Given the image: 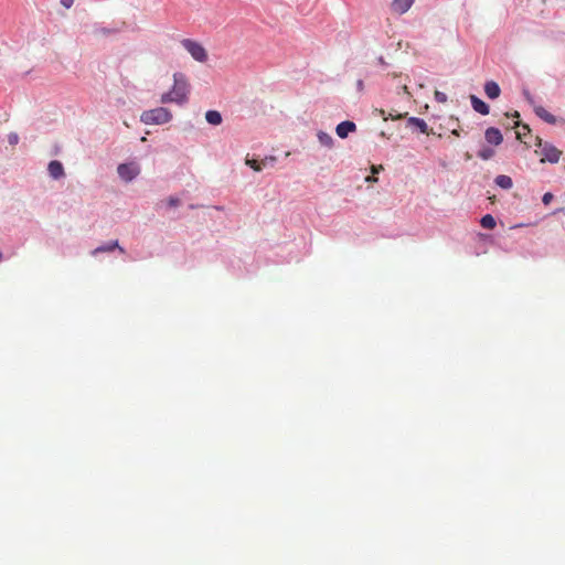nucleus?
<instances>
[{
    "label": "nucleus",
    "mask_w": 565,
    "mask_h": 565,
    "mask_svg": "<svg viewBox=\"0 0 565 565\" xmlns=\"http://www.w3.org/2000/svg\"><path fill=\"white\" fill-rule=\"evenodd\" d=\"M375 111L383 117L384 120H387V116L385 114V110L384 109H375Z\"/></svg>",
    "instance_id": "nucleus-28"
},
{
    "label": "nucleus",
    "mask_w": 565,
    "mask_h": 565,
    "mask_svg": "<svg viewBox=\"0 0 565 565\" xmlns=\"http://www.w3.org/2000/svg\"><path fill=\"white\" fill-rule=\"evenodd\" d=\"M8 141L10 145H17L19 141V136L17 134H10L8 136Z\"/></svg>",
    "instance_id": "nucleus-24"
},
{
    "label": "nucleus",
    "mask_w": 565,
    "mask_h": 565,
    "mask_svg": "<svg viewBox=\"0 0 565 565\" xmlns=\"http://www.w3.org/2000/svg\"><path fill=\"white\" fill-rule=\"evenodd\" d=\"M96 33H97V34L107 35V34H110V33H111V31H110V30H108V29H106V28H100V29H97V30H96Z\"/></svg>",
    "instance_id": "nucleus-27"
},
{
    "label": "nucleus",
    "mask_w": 565,
    "mask_h": 565,
    "mask_svg": "<svg viewBox=\"0 0 565 565\" xmlns=\"http://www.w3.org/2000/svg\"><path fill=\"white\" fill-rule=\"evenodd\" d=\"M480 224L483 228L492 230L495 227L497 222L491 214H486L481 217Z\"/></svg>",
    "instance_id": "nucleus-18"
},
{
    "label": "nucleus",
    "mask_w": 565,
    "mask_h": 565,
    "mask_svg": "<svg viewBox=\"0 0 565 565\" xmlns=\"http://www.w3.org/2000/svg\"><path fill=\"white\" fill-rule=\"evenodd\" d=\"M535 141H536L535 145L543 149L545 142H543V140L540 137H536Z\"/></svg>",
    "instance_id": "nucleus-31"
},
{
    "label": "nucleus",
    "mask_w": 565,
    "mask_h": 565,
    "mask_svg": "<svg viewBox=\"0 0 565 565\" xmlns=\"http://www.w3.org/2000/svg\"><path fill=\"white\" fill-rule=\"evenodd\" d=\"M388 117L392 118V119H401L403 117V115L402 114H396L395 115V113H390Z\"/></svg>",
    "instance_id": "nucleus-29"
},
{
    "label": "nucleus",
    "mask_w": 565,
    "mask_h": 565,
    "mask_svg": "<svg viewBox=\"0 0 565 565\" xmlns=\"http://www.w3.org/2000/svg\"><path fill=\"white\" fill-rule=\"evenodd\" d=\"M541 162L557 163L561 159L562 151L552 143L545 142L543 149L540 152Z\"/></svg>",
    "instance_id": "nucleus-4"
},
{
    "label": "nucleus",
    "mask_w": 565,
    "mask_h": 565,
    "mask_svg": "<svg viewBox=\"0 0 565 565\" xmlns=\"http://www.w3.org/2000/svg\"><path fill=\"white\" fill-rule=\"evenodd\" d=\"M452 135H455V136L459 137V136H460V132H459L457 129H455V130H452Z\"/></svg>",
    "instance_id": "nucleus-34"
},
{
    "label": "nucleus",
    "mask_w": 565,
    "mask_h": 565,
    "mask_svg": "<svg viewBox=\"0 0 565 565\" xmlns=\"http://www.w3.org/2000/svg\"><path fill=\"white\" fill-rule=\"evenodd\" d=\"M276 161L275 157H269L264 159L262 162H258L255 159H246V164L249 166L254 171H262L264 167L267 166V163L273 164Z\"/></svg>",
    "instance_id": "nucleus-14"
},
{
    "label": "nucleus",
    "mask_w": 565,
    "mask_h": 565,
    "mask_svg": "<svg viewBox=\"0 0 565 565\" xmlns=\"http://www.w3.org/2000/svg\"><path fill=\"white\" fill-rule=\"evenodd\" d=\"M408 125L417 127L423 134H427L428 126L424 119L411 117L408 118Z\"/></svg>",
    "instance_id": "nucleus-17"
},
{
    "label": "nucleus",
    "mask_w": 565,
    "mask_h": 565,
    "mask_svg": "<svg viewBox=\"0 0 565 565\" xmlns=\"http://www.w3.org/2000/svg\"><path fill=\"white\" fill-rule=\"evenodd\" d=\"M182 45L195 61L203 63L207 60V53L200 43L185 39L182 41Z\"/></svg>",
    "instance_id": "nucleus-3"
},
{
    "label": "nucleus",
    "mask_w": 565,
    "mask_h": 565,
    "mask_svg": "<svg viewBox=\"0 0 565 565\" xmlns=\"http://www.w3.org/2000/svg\"><path fill=\"white\" fill-rule=\"evenodd\" d=\"M414 0H393L391 8L395 13L403 14L409 10Z\"/></svg>",
    "instance_id": "nucleus-9"
},
{
    "label": "nucleus",
    "mask_w": 565,
    "mask_h": 565,
    "mask_svg": "<svg viewBox=\"0 0 565 565\" xmlns=\"http://www.w3.org/2000/svg\"><path fill=\"white\" fill-rule=\"evenodd\" d=\"M117 172L122 180L128 182L139 174L140 169L136 163H121L118 166Z\"/></svg>",
    "instance_id": "nucleus-5"
},
{
    "label": "nucleus",
    "mask_w": 565,
    "mask_h": 565,
    "mask_svg": "<svg viewBox=\"0 0 565 565\" xmlns=\"http://www.w3.org/2000/svg\"><path fill=\"white\" fill-rule=\"evenodd\" d=\"M365 181L366 182H376L377 179L374 175H369V177L365 178Z\"/></svg>",
    "instance_id": "nucleus-32"
},
{
    "label": "nucleus",
    "mask_w": 565,
    "mask_h": 565,
    "mask_svg": "<svg viewBox=\"0 0 565 565\" xmlns=\"http://www.w3.org/2000/svg\"><path fill=\"white\" fill-rule=\"evenodd\" d=\"M484 139L490 145L499 146L503 141V136L498 128L490 127L484 132Z\"/></svg>",
    "instance_id": "nucleus-6"
},
{
    "label": "nucleus",
    "mask_w": 565,
    "mask_h": 565,
    "mask_svg": "<svg viewBox=\"0 0 565 565\" xmlns=\"http://www.w3.org/2000/svg\"><path fill=\"white\" fill-rule=\"evenodd\" d=\"M519 116H520V115H519V113H518V111H515V113L513 114V117H515V118H519Z\"/></svg>",
    "instance_id": "nucleus-35"
},
{
    "label": "nucleus",
    "mask_w": 565,
    "mask_h": 565,
    "mask_svg": "<svg viewBox=\"0 0 565 565\" xmlns=\"http://www.w3.org/2000/svg\"><path fill=\"white\" fill-rule=\"evenodd\" d=\"M495 154L492 148H483L478 151V157L482 160H489Z\"/></svg>",
    "instance_id": "nucleus-21"
},
{
    "label": "nucleus",
    "mask_w": 565,
    "mask_h": 565,
    "mask_svg": "<svg viewBox=\"0 0 565 565\" xmlns=\"http://www.w3.org/2000/svg\"><path fill=\"white\" fill-rule=\"evenodd\" d=\"M356 86H358V89H359V90H362V89H363V81H362V79H359V81L356 82Z\"/></svg>",
    "instance_id": "nucleus-33"
},
{
    "label": "nucleus",
    "mask_w": 565,
    "mask_h": 565,
    "mask_svg": "<svg viewBox=\"0 0 565 565\" xmlns=\"http://www.w3.org/2000/svg\"><path fill=\"white\" fill-rule=\"evenodd\" d=\"M2 260V253L0 252V262Z\"/></svg>",
    "instance_id": "nucleus-36"
},
{
    "label": "nucleus",
    "mask_w": 565,
    "mask_h": 565,
    "mask_svg": "<svg viewBox=\"0 0 565 565\" xmlns=\"http://www.w3.org/2000/svg\"><path fill=\"white\" fill-rule=\"evenodd\" d=\"M118 249L120 253H125V249L119 246L118 244V241H113V242H109L108 244L106 245H102V246H98L97 248H95L93 252H92V255H97L99 253H106V252H111L114 249Z\"/></svg>",
    "instance_id": "nucleus-13"
},
{
    "label": "nucleus",
    "mask_w": 565,
    "mask_h": 565,
    "mask_svg": "<svg viewBox=\"0 0 565 565\" xmlns=\"http://www.w3.org/2000/svg\"><path fill=\"white\" fill-rule=\"evenodd\" d=\"M190 84L186 76L182 73H174L172 89L162 94L160 102L162 104L174 103L184 105L189 100Z\"/></svg>",
    "instance_id": "nucleus-1"
},
{
    "label": "nucleus",
    "mask_w": 565,
    "mask_h": 565,
    "mask_svg": "<svg viewBox=\"0 0 565 565\" xmlns=\"http://www.w3.org/2000/svg\"><path fill=\"white\" fill-rule=\"evenodd\" d=\"M180 204V200L178 198H169L168 199V205L171 207L178 206Z\"/></svg>",
    "instance_id": "nucleus-25"
},
{
    "label": "nucleus",
    "mask_w": 565,
    "mask_h": 565,
    "mask_svg": "<svg viewBox=\"0 0 565 565\" xmlns=\"http://www.w3.org/2000/svg\"><path fill=\"white\" fill-rule=\"evenodd\" d=\"M205 119L209 124L217 126L222 122V115L217 110H207L205 113Z\"/></svg>",
    "instance_id": "nucleus-15"
},
{
    "label": "nucleus",
    "mask_w": 565,
    "mask_h": 565,
    "mask_svg": "<svg viewBox=\"0 0 565 565\" xmlns=\"http://www.w3.org/2000/svg\"><path fill=\"white\" fill-rule=\"evenodd\" d=\"M318 140L324 147L331 148L333 146L332 137L329 134L324 132V131H319L318 132Z\"/></svg>",
    "instance_id": "nucleus-19"
},
{
    "label": "nucleus",
    "mask_w": 565,
    "mask_h": 565,
    "mask_svg": "<svg viewBox=\"0 0 565 565\" xmlns=\"http://www.w3.org/2000/svg\"><path fill=\"white\" fill-rule=\"evenodd\" d=\"M495 184L502 189L509 190L512 188L513 182L509 175L500 174L494 180Z\"/></svg>",
    "instance_id": "nucleus-16"
},
{
    "label": "nucleus",
    "mask_w": 565,
    "mask_h": 565,
    "mask_svg": "<svg viewBox=\"0 0 565 565\" xmlns=\"http://www.w3.org/2000/svg\"><path fill=\"white\" fill-rule=\"evenodd\" d=\"M484 93L490 99H495L500 96L501 89L494 81H488L484 84Z\"/></svg>",
    "instance_id": "nucleus-11"
},
{
    "label": "nucleus",
    "mask_w": 565,
    "mask_h": 565,
    "mask_svg": "<svg viewBox=\"0 0 565 565\" xmlns=\"http://www.w3.org/2000/svg\"><path fill=\"white\" fill-rule=\"evenodd\" d=\"M171 119L172 114L166 107L145 110L140 116V120L146 125H163L169 122Z\"/></svg>",
    "instance_id": "nucleus-2"
},
{
    "label": "nucleus",
    "mask_w": 565,
    "mask_h": 565,
    "mask_svg": "<svg viewBox=\"0 0 565 565\" xmlns=\"http://www.w3.org/2000/svg\"><path fill=\"white\" fill-rule=\"evenodd\" d=\"M435 99L438 103H446L447 102V95L443 92L436 90L435 92Z\"/></svg>",
    "instance_id": "nucleus-22"
},
{
    "label": "nucleus",
    "mask_w": 565,
    "mask_h": 565,
    "mask_svg": "<svg viewBox=\"0 0 565 565\" xmlns=\"http://www.w3.org/2000/svg\"><path fill=\"white\" fill-rule=\"evenodd\" d=\"M75 0H61V3L63 7H65L66 9H70L73 3H74Z\"/></svg>",
    "instance_id": "nucleus-26"
},
{
    "label": "nucleus",
    "mask_w": 565,
    "mask_h": 565,
    "mask_svg": "<svg viewBox=\"0 0 565 565\" xmlns=\"http://www.w3.org/2000/svg\"><path fill=\"white\" fill-rule=\"evenodd\" d=\"M355 130H356L355 124L350 120L340 122L335 128L337 135L342 139L347 138L350 132H353Z\"/></svg>",
    "instance_id": "nucleus-7"
},
{
    "label": "nucleus",
    "mask_w": 565,
    "mask_h": 565,
    "mask_svg": "<svg viewBox=\"0 0 565 565\" xmlns=\"http://www.w3.org/2000/svg\"><path fill=\"white\" fill-rule=\"evenodd\" d=\"M553 200V194L551 192H546L543 198H542V202L544 205H548Z\"/></svg>",
    "instance_id": "nucleus-23"
},
{
    "label": "nucleus",
    "mask_w": 565,
    "mask_h": 565,
    "mask_svg": "<svg viewBox=\"0 0 565 565\" xmlns=\"http://www.w3.org/2000/svg\"><path fill=\"white\" fill-rule=\"evenodd\" d=\"M514 127H521L522 129L516 131V139L523 141V137L530 134V127L525 124H521L520 121L514 122Z\"/></svg>",
    "instance_id": "nucleus-20"
},
{
    "label": "nucleus",
    "mask_w": 565,
    "mask_h": 565,
    "mask_svg": "<svg viewBox=\"0 0 565 565\" xmlns=\"http://www.w3.org/2000/svg\"><path fill=\"white\" fill-rule=\"evenodd\" d=\"M383 169L382 166H372V173H379Z\"/></svg>",
    "instance_id": "nucleus-30"
},
{
    "label": "nucleus",
    "mask_w": 565,
    "mask_h": 565,
    "mask_svg": "<svg viewBox=\"0 0 565 565\" xmlns=\"http://www.w3.org/2000/svg\"><path fill=\"white\" fill-rule=\"evenodd\" d=\"M47 171L50 175L55 180L64 175L63 164L57 160H53L49 163Z\"/></svg>",
    "instance_id": "nucleus-10"
},
{
    "label": "nucleus",
    "mask_w": 565,
    "mask_h": 565,
    "mask_svg": "<svg viewBox=\"0 0 565 565\" xmlns=\"http://www.w3.org/2000/svg\"><path fill=\"white\" fill-rule=\"evenodd\" d=\"M471 106L475 111L481 114V115H488L490 113V107L488 104H486L483 100L478 98L476 95L470 96Z\"/></svg>",
    "instance_id": "nucleus-8"
},
{
    "label": "nucleus",
    "mask_w": 565,
    "mask_h": 565,
    "mask_svg": "<svg viewBox=\"0 0 565 565\" xmlns=\"http://www.w3.org/2000/svg\"><path fill=\"white\" fill-rule=\"evenodd\" d=\"M534 111L537 117L547 124L555 125L557 122L556 117L547 111L543 106H535Z\"/></svg>",
    "instance_id": "nucleus-12"
}]
</instances>
